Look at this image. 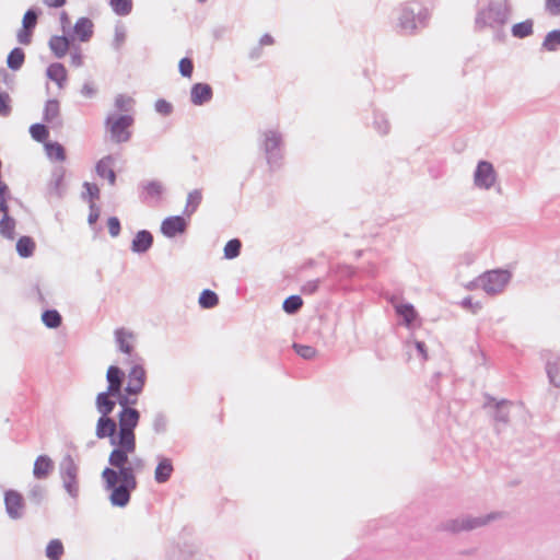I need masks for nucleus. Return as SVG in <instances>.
Segmentation results:
<instances>
[{"label":"nucleus","mask_w":560,"mask_h":560,"mask_svg":"<svg viewBox=\"0 0 560 560\" xmlns=\"http://www.w3.org/2000/svg\"><path fill=\"white\" fill-rule=\"evenodd\" d=\"M115 394L102 392L97 394L95 407L101 415L95 435L97 439H109L113 446L108 456V467L102 471L103 488L109 492V502L113 506H126L131 492L137 489V476L144 471L145 460L136 453L137 440L135 429L140 420V412L135 408L121 409L118 413V422L110 418L116 406Z\"/></svg>","instance_id":"1"},{"label":"nucleus","mask_w":560,"mask_h":560,"mask_svg":"<svg viewBox=\"0 0 560 560\" xmlns=\"http://www.w3.org/2000/svg\"><path fill=\"white\" fill-rule=\"evenodd\" d=\"M511 14L512 5L509 0H489L476 13L475 30L480 32L488 27L500 31L508 24Z\"/></svg>","instance_id":"2"},{"label":"nucleus","mask_w":560,"mask_h":560,"mask_svg":"<svg viewBox=\"0 0 560 560\" xmlns=\"http://www.w3.org/2000/svg\"><path fill=\"white\" fill-rule=\"evenodd\" d=\"M428 10L419 2H408L401 8L399 28L402 34L411 35L427 25Z\"/></svg>","instance_id":"3"},{"label":"nucleus","mask_w":560,"mask_h":560,"mask_svg":"<svg viewBox=\"0 0 560 560\" xmlns=\"http://www.w3.org/2000/svg\"><path fill=\"white\" fill-rule=\"evenodd\" d=\"M502 514L499 512H492L481 516L462 515L444 522L442 524V529L453 534L469 532L483 527L492 521L499 520Z\"/></svg>","instance_id":"4"},{"label":"nucleus","mask_w":560,"mask_h":560,"mask_svg":"<svg viewBox=\"0 0 560 560\" xmlns=\"http://www.w3.org/2000/svg\"><path fill=\"white\" fill-rule=\"evenodd\" d=\"M133 122V116L130 114L110 113L105 119V128L113 142L122 143L129 141L131 138L130 128Z\"/></svg>","instance_id":"5"},{"label":"nucleus","mask_w":560,"mask_h":560,"mask_svg":"<svg viewBox=\"0 0 560 560\" xmlns=\"http://www.w3.org/2000/svg\"><path fill=\"white\" fill-rule=\"evenodd\" d=\"M510 279L511 273L506 270H490L471 281L468 288H481L487 294L495 295L504 290Z\"/></svg>","instance_id":"6"},{"label":"nucleus","mask_w":560,"mask_h":560,"mask_svg":"<svg viewBox=\"0 0 560 560\" xmlns=\"http://www.w3.org/2000/svg\"><path fill=\"white\" fill-rule=\"evenodd\" d=\"M130 371L128 373V383L125 388L129 395H139L147 381V372L144 370V360L141 357H135V361L128 362Z\"/></svg>","instance_id":"7"},{"label":"nucleus","mask_w":560,"mask_h":560,"mask_svg":"<svg viewBox=\"0 0 560 560\" xmlns=\"http://www.w3.org/2000/svg\"><path fill=\"white\" fill-rule=\"evenodd\" d=\"M265 140H264V150L266 153L267 162L270 166H278L279 160L281 159V144H282V137L279 132L275 130H269L264 133Z\"/></svg>","instance_id":"8"},{"label":"nucleus","mask_w":560,"mask_h":560,"mask_svg":"<svg viewBox=\"0 0 560 560\" xmlns=\"http://www.w3.org/2000/svg\"><path fill=\"white\" fill-rule=\"evenodd\" d=\"M115 340L120 352L127 355L125 363L135 361V357H140L135 351L136 335L126 328H117L115 330Z\"/></svg>","instance_id":"9"},{"label":"nucleus","mask_w":560,"mask_h":560,"mask_svg":"<svg viewBox=\"0 0 560 560\" xmlns=\"http://www.w3.org/2000/svg\"><path fill=\"white\" fill-rule=\"evenodd\" d=\"M497 180V172L488 161H479L474 172V184L477 188L488 190Z\"/></svg>","instance_id":"10"},{"label":"nucleus","mask_w":560,"mask_h":560,"mask_svg":"<svg viewBox=\"0 0 560 560\" xmlns=\"http://www.w3.org/2000/svg\"><path fill=\"white\" fill-rule=\"evenodd\" d=\"M139 198L144 203L156 202L163 194V185L158 180H143L138 186Z\"/></svg>","instance_id":"11"},{"label":"nucleus","mask_w":560,"mask_h":560,"mask_svg":"<svg viewBox=\"0 0 560 560\" xmlns=\"http://www.w3.org/2000/svg\"><path fill=\"white\" fill-rule=\"evenodd\" d=\"M4 503L7 508V512L13 518H19L24 510V499L23 495L15 491L9 490L4 494Z\"/></svg>","instance_id":"12"},{"label":"nucleus","mask_w":560,"mask_h":560,"mask_svg":"<svg viewBox=\"0 0 560 560\" xmlns=\"http://www.w3.org/2000/svg\"><path fill=\"white\" fill-rule=\"evenodd\" d=\"M546 360V373L549 383L557 388H560V355L546 352L544 354Z\"/></svg>","instance_id":"13"},{"label":"nucleus","mask_w":560,"mask_h":560,"mask_svg":"<svg viewBox=\"0 0 560 560\" xmlns=\"http://www.w3.org/2000/svg\"><path fill=\"white\" fill-rule=\"evenodd\" d=\"M94 34V24L89 18H80L72 26V42H89Z\"/></svg>","instance_id":"14"},{"label":"nucleus","mask_w":560,"mask_h":560,"mask_svg":"<svg viewBox=\"0 0 560 560\" xmlns=\"http://www.w3.org/2000/svg\"><path fill=\"white\" fill-rule=\"evenodd\" d=\"M187 222L183 217L175 215L166 218L161 224V232L166 237H174L186 230Z\"/></svg>","instance_id":"15"},{"label":"nucleus","mask_w":560,"mask_h":560,"mask_svg":"<svg viewBox=\"0 0 560 560\" xmlns=\"http://www.w3.org/2000/svg\"><path fill=\"white\" fill-rule=\"evenodd\" d=\"M212 88L207 83H196L191 86L190 101L194 105L200 106L212 100Z\"/></svg>","instance_id":"16"},{"label":"nucleus","mask_w":560,"mask_h":560,"mask_svg":"<svg viewBox=\"0 0 560 560\" xmlns=\"http://www.w3.org/2000/svg\"><path fill=\"white\" fill-rule=\"evenodd\" d=\"M113 166L114 158L112 155L104 156L95 166L96 174L102 178H106L112 186L116 183V173Z\"/></svg>","instance_id":"17"},{"label":"nucleus","mask_w":560,"mask_h":560,"mask_svg":"<svg viewBox=\"0 0 560 560\" xmlns=\"http://www.w3.org/2000/svg\"><path fill=\"white\" fill-rule=\"evenodd\" d=\"M122 371L116 365H110L106 373V380L108 382L106 392H108V394L119 395L122 385Z\"/></svg>","instance_id":"18"},{"label":"nucleus","mask_w":560,"mask_h":560,"mask_svg":"<svg viewBox=\"0 0 560 560\" xmlns=\"http://www.w3.org/2000/svg\"><path fill=\"white\" fill-rule=\"evenodd\" d=\"M174 467L172 460L166 457H158V466L155 468L154 478L158 483H165L170 480Z\"/></svg>","instance_id":"19"},{"label":"nucleus","mask_w":560,"mask_h":560,"mask_svg":"<svg viewBox=\"0 0 560 560\" xmlns=\"http://www.w3.org/2000/svg\"><path fill=\"white\" fill-rule=\"evenodd\" d=\"M152 244H153L152 234L147 230H142V231H139L136 234L135 238L132 240L131 249L135 253L142 254V253L148 252L151 248Z\"/></svg>","instance_id":"20"},{"label":"nucleus","mask_w":560,"mask_h":560,"mask_svg":"<svg viewBox=\"0 0 560 560\" xmlns=\"http://www.w3.org/2000/svg\"><path fill=\"white\" fill-rule=\"evenodd\" d=\"M47 77L54 81L58 88H63L67 83V69L59 62L51 63L47 69Z\"/></svg>","instance_id":"21"},{"label":"nucleus","mask_w":560,"mask_h":560,"mask_svg":"<svg viewBox=\"0 0 560 560\" xmlns=\"http://www.w3.org/2000/svg\"><path fill=\"white\" fill-rule=\"evenodd\" d=\"M54 465L49 457L42 455L38 456L34 463V476L37 479L46 478L51 471Z\"/></svg>","instance_id":"22"},{"label":"nucleus","mask_w":560,"mask_h":560,"mask_svg":"<svg viewBox=\"0 0 560 560\" xmlns=\"http://www.w3.org/2000/svg\"><path fill=\"white\" fill-rule=\"evenodd\" d=\"M69 39L66 36H52L49 40V47L58 58L63 57L69 50Z\"/></svg>","instance_id":"23"},{"label":"nucleus","mask_w":560,"mask_h":560,"mask_svg":"<svg viewBox=\"0 0 560 560\" xmlns=\"http://www.w3.org/2000/svg\"><path fill=\"white\" fill-rule=\"evenodd\" d=\"M512 402L505 399H502L500 401H495L494 408L495 411L493 413V419L497 422H501L503 424H506L510 419V407Z\"/></svg>","instance_id":"24"},{"label":"nucleus","mask_w":560,"mask_h":560,"mask_svg":"<svg viewBox=\"0 0 560 560\" xmlns=\"http://www.w3.org/2000/svg\"><path fill=\"white\" fill-rule=\"evenodd\" d=\"M202 201V191L200 189H195L188 194L186 207L184 210V214L190 217L195 213Z\"/></svg>","instance_id":"25"},{"label":"nucleus","mask_w":560,"mask_h":560,"mask_svg":"<svg viewBox=\"0 0 560 560\" xmlns=\"http://www.w3.org/2000/svg\"><path fill=\"white\" fill-rule=\"evenodd\" d=\"M36 244L30 236H22L16 242V250L21 257H30L34 254Z\"/></svg>","instance_id":"26"},{"label":"nucleus","mask_w":560,"mask_h":560,"mask_svg":"<svg viewBox=\"0 0 560 560\" xmlns=\"http://www.w3.org/2000/svg\"><path fill=\"white\" fill-rule=\"evenodd\" d=\"M45 150L50 160L63 162L67 158L65 148L58 142H45Z\"/></svg>","instance_id":"27"},{"label":"nucleus","mask_w":560,"mask_h":560,"mask_svg":"<svg viewBox=\"0 0 560 560\" xmlns=\"http://www.w3.org/2000/svg\"><path fill=\"white\" fill-rule=\"evenodd\" d=\"M533 20L528 19L524 22L516 23L512 26L511 33L516 38H525L533 34Z\"/></svg>","instance_id":"28"},{"label":"nucleus","mask_w":560,"mask_h":560,"mask_svg":"<svg viewBox=\"0 0 560 560\" xmlns=\"http://www.w3.org/2000/svg\"><path fill=\"white\" fill-rule=\"evenodd\" d=\"M395 308L396 313L404 318L406 326H410L417 318V312L409 303L398 304Z\"/></svg>","instance_id":"29"},{"label":"nucleus","mask_w":560,"mask_h":560,"mask_svg":"<svg viewBox=\"0 0 560 560\" xmlns=\"http://www.w3.org/2000/svg\"><path fill=\"white\" fill-rule=\"evenodd\" d=\"M542 49L547 51H557L560 49V31L555 30L549 32L544 42H542Z\"/></svg>","instance_id":"30"},{"label":"nucleus","mask_w":560,"mask_h":560,"mask_svg":"<svg viewBox=\"0 0 560 560\" xmlns=\"http://www.w3.org/2000/svg\"><path fill=\"white\" fill-rule=\"evenodd\" d=\"M0 221V233L2 236L12 240L14 237L15 222L9 217V212H2Z\"/></svg>","instance_id":"31"},{"label":"nucleus","mask_w":560,"mask_h":560,"mask_svg":"<svg viewBox=\"0 0 560 560\" xmlns=\"http://www.w3.org/2000/svg\"><path fill=\"white\" fill-rule=\"evenodd\" d=\"M49 191L54 195H61L66 191L65 172H57L49 182Z\"/></svg>","instance_id":"32"},{"label":"nucleus","mask_w":560,"mask_h":560,"mask_svg":"<svg viewBox=\"0 0 560 560\" xmlns=\"http://www.w3.org/2000/svg\"><path fill=\"white\" fill-rule=\"evenodd\" d=\"M25 60L24 51L21 48H14L8 56L7 63L12 70H18L22 67Z\"/></svg>","instance_id":"33"},{"label":"nucleus","mask_w":560,"mask_h":560,"mask_svg":"<svg viewBox=\"0 0 560 560\" xmlns=\"http://www.w3.org/2000/svg\"><path fill=\"white\" fill-rule=\"evenodd\" d=\"M133 104V98L125 94H119L115 98L116 109L125 114H129L132 110Z\"/></svg>","instance_id":"34"},{"label":"nucleus","mask_w":560,"mask_h":560,"mask_svg":"<svg viewBox=\"0 0 560 560\" xmlns=\"http://www.w3.org/2000/svg\"><path fill=\"white\" fill-rule=\"evenodd\" d=\"M219 303L217 293L211 290H203L199 296V304L203 308H212Z\"/></svg>","instance_id":"35"},{"label":"nucleus","mask_w":560,"mask_h":560,"mask_svg":"<svg viewBox=\"0 0 560 560\" xmlns=\"http://www.w3.org/2000/svg\"><path fill=\"white\" fill-rule=\"evenodd\" d=\"M113 11L120 16L128 15L132 10L131 0H110Z\"/></svg>","instance_id":"36"},{"label":"nucleus","mask_w":560,"mask_h":560,"mask_svg":"<svg viewBox=\"0 0 560 560\" xmlns=\"http://www.w3.org/2000/svg\"><path fill=\"white\" fill-rule=\"evenodd\" d=\"M84 190L81 192V197L83 200L94 202V200L100 198V188L96 184L85 182L83 184Z\"/></svg>","instance_id":"37"},{"label":"nucleus","mask_w":560,"mask_h":560,"mask_svg":"<svg viewBox=\"0 0 560 560\" xmlns=\"http://www.w3.org/2000/svg\"><path fill=\"white\" fill-rule=\"evenodd\" d=\"M43 323L49 328H56L61 324V316L57 311L49 310L42 315Z\"/></svg>","instance_id":"38"},{"label":"nucleus","mask_w":560,"mask_h":560,"mask_svg":"<svg viewBox=\"0 0 560 560\" xmlns=\"http://www.w3.org/2000/svg\"><path fill=\"white\" fill-rule=\"evenodd\" d=\"M303 305V301L299 295H291L283 302V310L288 314H295Z\"/></svg>","instance_id":"39"},{"label":"nucleus","mask_w":560,"mask_h":560,"mask_svg":"<svg viewBox=\"0 0 560 560\" xmlns=\"http://www.w3.org/2000/svg\"><path fill=\"white\" fill-rule=\"evenodd\" d=\"M242 243L237 238L229 241L224 246V257L228 259L236 258L241 253Z\"/></svg>","instance_id":"40"},{"label":"nucleus","mask_w":560,"mask_h":560,"mask_svg":"<svg viewBox=\"0 0 560 560\" xmlns=\"http://www.w3.org/2000/svg\"><path fill=\"white\" fill-rule=\"evenodd\" d=\"M63 553V546L59 540H51L46 548V556L50 560H58Z\"/></svg>","instance_id":"41"},{"label":"nucleus","mask_w":560,"mask_h":560,"mask_svg":"<svg viewBox=\"0 0 560 560\" xmlns=\"http://www.w3.org/2000/svg\"><path fill=\"white\" fill-rule=\"evenodd\" d=\"M32 138L38 142H43L48 138V129L42 124L32 125L30 128Z\"/></svg>","instance_id":"42"},{"label":"nucleus","mask_w":560,"mask_h":560,"mask_svg":"<svg viewBox=\"0 0 560 560\" xmlns=\"http://www.w3.org/2000/svg\"><path fill=\"white\" fill-rule=\"evenodd\" d=\"M125 40H126V28L124 25L118 24L115 27V36H114V40H113V47L116 50H119L122 47V45L125 44Z\"/></svg>","instance_id":"43"},{"label":"nucleus","mask_w":560,"mask_h":560,"mask_svg":"<svg viewBox=\"0 0 560 560\" xmlns=\"http://www.w3.org/2000/svg\"><path fill=\"white\" fill-rule=\"evenodd\" d=\"M293 348H294L295 352L303 359L310 360V359H313L316 354L315 348H313L311 346L294 343Z\"/></svg>","instance_id":"44"},{"label":"nucleus","mask_w":560,"mask_h":560,"mask_svg":"<svg viewBox=\"0 0 560 560\" xmlns=\"http://www.w3.org/2000/svg\"><path fill=\"white\" fill-rule=\"evenodd\" d=\"M167 418L163 413H156L153 419V430L155 433L161 434L166 431Z\"/></svg>","instance_id":"45"},{"label":"nucleus","mask_w":560,"mask_h":560,"mask_svg":"<svg viewBox=\"0 0 560 560\" xmlns=\"http://www.w3.org/2000/svg\"><path fill=\"white\" fill-rule=\"evenodd\" d=\"M9 187L0 179V211L9 212L8 207Z\"/></svg>","instance_id":"46"},{"label":"nucleus","mask_w":560,"mask_h":560,"mask_svg":"<svg viewBox=\"0 0 560 560\" xmlns=\"http://www.w3.org/2000/svg\"><path fill=\"white\" fill-rule=\"evenodd\" d=\"M179 72L183 77L190 78L194 70L192 61L189 58H183L179 61Z\"/></svg>","instance_id":"47"},{"label":"nucleus","mask_w":560,"mask_h":560,"mask_svg":"<svg viewBox=\"0 0 560 560\" xmlns=\"http://www.w3.org/2000/svg\"><path fill=\"white\" fill-rule=\"evenodd\" d=\"M59 104L57 101H48L45 107V118L50 120L58 115Z\"/></svg>","instance_id":"48"},{"label":"nucleus","mask_w":560,"mask_h":560,"mask_svg":"<svg viewBox=\"0 0 560 560\" xmlns=\"http://www.w3.org/2000/svg\"><path fill=\"white\" fill-rule=\"evenodd\" d=\"M107 226H108V232L112 237H117L120 234L121 228H120V222H119L118 218H116V217L108 218Z\"/></svg>","instance_id":"49"},{"label":"nucleus","mask_w":560,"mask_h":560,"mask_svg":"<svg viewBox=\"0 0 560 560\" xmlns=\"http://www.w3.org/2000/svg\"><path fill=\"white\" fill-rule=\"evenodd\" d=\"M36 23L37 14L34 11L28 10L23 16V27L32 31L35 27Z\"/></svg>","instance_id":"50"},{"label":"nucleus","mask_w":560,"mask_h":560,"mask_svg":"<svg viewBox=\"0 0 560 560\" xmlns=\"http://www.w3.org/2000/svg\"><path fill=\"white\" fill-rule=\"evenodd\" d=\"M319 284V279L308 280L303 284L301 291L303 294H314L318 290Z\"/></svg>","instance_id":"51"},{"label":"nucleus","mask_w":560,"mask_h":560,"mask_svg":"<svg viewBox=\"0 0 560 560\" xmlns=\"http://www.w3.org/2000/svg\"><path fill=\"white\" fill-rule=\"evenodd\" d=\"M155 110L164 116L170 115L173 112V106L165 100H158L155 103Z\"/></svg>","instance_id":"52"},{"label":"nucleus","mask_w":560,"mask_h":560,"mask_svg":"<svg viewBox=\"0 0 560 560\" xmlns=\"http://www.w3.org/2000/svg\"><path fill=\"white\" fill-rule=\"evenodd\" d=\"M11 112L10 96L7 93H0V115L8 116Z\"/></svg>","instance_id":"53"},{"label":"nucleus","mask_w":560,"mask_h":560,"mask_svg":"<svg viewBox=\"0 0 560 560\" xmlns=\"http://www.w3.org/2000/svg\"><path fill=\"white\" fill-rule=\"evenodd\" d=\"M375 128L382 133L386 135L389 130V124L384 116H376L374 121Z\"/></svg>","instance_id":"54"},{"label":"nucleus","mask_w":560,"mask_h":560,"mask_svg":"<svg viewBox=\"0 0 560 560\" xmlns=\"http://www.w3.org/2000/svg\"><path fill=\"white\" fill-rule=\"evenodd\" d=\"M546 10L553 16L560 15V0H546Z\"/></svg>","instance_id":"55"},{"label":"nucleus","mask_w":560,"mask_h":560,"mask_svg":"<svg viewBox=\"0 0 560 560\" xmlns=\"http://www.w3.org/2000/svg\"><path fill=\"white\" fill-rule=\"evenodd\" d=\"M462 306L469 310L472 314L478 313V311L481 308V304L479 302H472L470 298H465L462 301Z\"/></svg>","instance_id":"56"},{"label":"nucleus","mask_w":560,"mask_h":560,"mask_svg":"<svg viewBox=\"0 0 560 560\" xmlns=\"http://www.w3.org/2000/svg\"><path fill=\"white\" fill-rule=\"evenodd\" d=\"M412 343L418 352V355L425 361L428 359L427 346L423 341L415 340L412 342H408V345Z\"/></svg>","instance_id":"57"},{"label":"nucleus","mask_w":560,"mask_h":560,"mask_svg":"<svg viewBox=\"0 0 560 560\" xmlns=\"http://www.w3.org/2000/svg\"><path fill=\"white\" fill-rule=\"evenodd\" d=\"M100 218V208L95 205V202L90 203V213L88 221L92 225L97 222Z\"/></svg>","instance_id":"58"},{"label":"nucleus","mask_w":560,"mask_h":560,"mask_svg":"<svg viewBox=\"0 0 560 560\" xmlns=\"http://www.w3.org/2000/svg\"><path fill=\"white\" fill-rule=\"evenodd\" d=\"M83 63L81 49L72 44V66L80 67Z\"/></svg>","instance_id":"59"},{"label":"nucleus","mask_w":560,"mask_h":560,"mask_svg":"<svg viewBox=\"0 0 560 560\" xmlns=\"http://www.w3.org/2000/svg\"><path fill=\"white\" fill-rule=\"evenodd\" d=\"M31 37H32V31L28 30V28H22L19 33H18V40L23 44V45H28L31 43Z\"/></svg>","instance_id":"60"},{"label":"nucleus","mask_w":560,"mask_h":560,"mask_svg":"<svg viewBox=\"0 0 560 560\" xmlns=\"http://www.w3.org/2000/svg\"><path fill=\"white\" fill-rule=\"evenodd\" d=\"M81 94L85 97H93L96 94V88L93 82L88 81L81 89Z\"/></svg>","instance_id":"61"},{"label":"nucleus","mask_w":560,"mask_h":560,"mask_svg":"<svg viewBox=\"0 0 560 560\" xmlns=\"http://www.w3.org/2000/svg\"><path fill=\"white\" fill-rule=\"evenodd\" d=\"M116 397L118 398V400H117V401H118V404L121 406V409L130 408V407L128 406L129 400H128L127 396H124V395H121V394L119 393V395H117Z\"/></svg>","instance_id":"62"},{"label":"nucleus","mask_w":560,"mask_h":560,"mask_svg":"<svg viewBox=\"0 0 560 560\" xmlns=\"http://www.w3.org/2000/svg\"><path fill=\"white\" fill-rule=\"evenodd\" d=\"M273 38L271 35L269 34H265L261 38H260V46H265V45H272L273 44Z\"/></svg>","instance_id":"63"},{"label":"nucleus","mask_w":560,"mask_h":560,"mask_svg":"<svg viewBox=\"0 0 560 560\" xmlns=\"http://www.w3.org/2000/svg\"><path fill=\"white\" fill-rule=\"evenodd\" d=\"M66 1H67V0H45V3H46L48 7H55V8H58V7H62L63 4H66Z\"/></svg>","instance_id":"64"}]
</instances>
